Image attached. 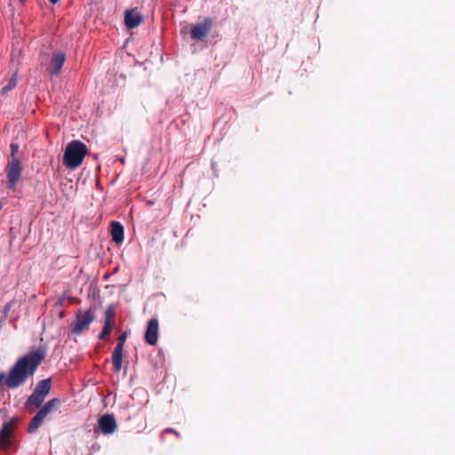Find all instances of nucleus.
I'll return each mask as SVG.
<instances>
[{
  "mask_svg": "<svg viewBox=\"0 0 455 455\" xmlns=\"http://www.w3.org/2000/svg\"><path fill=\"white\" fill-rule=\"evenodd\" d=\"M115 307L113 305L108 306L105 314H104V325L102 331L99 335V339L102 340H106L113 329L114 319H115Z\"/></svg>",
  "mask_w": 455,
  "mask_h": 455,
  "instance_id": "8",
  "label": "nucleus"
},
{
  "mask_svg": "<svg viewBox=\"0 0 455 455\" xmlns=\"http://www.w3.org/2000/svg\"><path fill=\"white\" fill-rule=\"evenodd\" d=\"M67 298V293L64 292L54 303L55 307H61L64 306L65 299Z\"/></svg>",
  "mask_w": 455,
  "mask_h": 455,
  "instance_id": "18",
  "label": "nucleus"
},
{
  "mask_svg": "<svg viewBox=\"0 0 455 455\" xmlns=\"http://www.w3.org/2000/svg\"><path fill=\"white\" fill-rule=\"evenodd\" d=\"M18 84V75L13 73L12 76L8 79L7 84L3 86L1 90L2 95H6L10 91H12Z\"/></svg>",
  "mask_w": 455,
  "mask_h": 455,
  "instance_id": "16",
  "label": "nucleus"
},
{
  "mask_svg": "<svg viewBox=\"0 0 455 455\" xmlns=\"http://www.w3.org/2000/svg\"><path fill=\"white\" fill-rule=\"evenodd\" d=\"M60 405V400L58 398H52L47 401L44 405L38 408V411L32 418L28 427V432L32 434L35 433L44 423L47 416Z\"/></svg>",
  "mask_w": 455,
  "mask_h": 455,
  "instance_id": "3",
  "label": "nucleus"
},
{
  "mask_svg": "<svg viewBox=\"0 0 455 455\" xmlns=\"http://www.w3.org/2000/svg\"><path fill=\"white\" fill-rule=\"evenodd\" d=\"M111 236L112 240L116 243H120L124 241V227L120 222L112 221Z\"/></svg>",
  "mask_w": 455,
  "mask_h": 455,
  "instance_id": "13",
  "label": "nucleus"
},
{
  "mask_svg": "<svg viewBox=\"0 0 455 455\" xmlns=\"http://www.w3.org/2000/svg\"><path fill=\"white\" fill-rule=\"evenodd\" d=\"M159 323L156 318L150 319L148 323L147 330L144 335L146 343L155 346L158 340Z\"/></svg>",
  "mask_w": 455,
  "mask_h": 455,
  "instance_id": "9",
  "label": "nucleus"
},
{
  "mask_svg": "<svg viewBox=\"0 0 455 455\" xmlns=\"http://www.w3.org/2000/svg\"><path fill=\"white\" fill-rule=\"evenodd\" d=\"M66 60V54L63 52H57L53 53L50 66L47 68L48 72L52 76H56L60 74Z\"/></svg>",
  "mask_w": 455,
  "mask_h": 455,
  "instance_id": "10",
  "label": "nucleus"
},
{
  "mask_svg": "<svg viewBox=\"0 0 455 455\" xmlns=\"http://www.w3.org/2000/svg\"><path fill=\"white\" fill-rule=\"evenodd\" d=\"M44 399L45 397L33 391L25 402V408L31 412L35 409L42 407Z\"/></svg>",
  "mask_w": 455,
  "mask_h": 455,
  "instance_id": "12",
  "label": "nucleus"
},
{
  "mask_svg": "<svg viewBox=\"0 0 455 455\" xmlns=\"http://www.w3.org/2000/svg\"><path fill=\"white\" fill-rule=\"evenodd\" d=\"M52 387V381L51 379H46L40 380L37 385L36 386L34 392L37 393L38 395H43L44 397H46L48 394L50 393Z\"/></svg>",
  "mask_w": 455,
  "mask_h": 455,
  "instance_id": "14",
  "label": "nucleus"
},
{
  "mask_svg": "<svg viewBox=\"0 0 455 455\" xmlns=\"http://www.w3.org/2000/svg\"><path fill=\"white\" fill-rule=\"evenodd\" d=\"M168 433H172V435H175L178 438L180 437V434L179 432H177L175 429L171 428V427H168L162 432V437H164Z\"/></svg>",
  "mask_w": 455,
  "mask_h": 455,
  "instance_id": "19",
  "label": "nucleus"
},
{
  "mask_svg": "<svg viewBox=\"0 0 455 455\" xmlns=\"http://www.w3.org/2000/svg\"><path fill=\"white\" fill-rule=\"evenodd\" d=\"M142 14L137 9L127 10L124 14V23L128 28H134L143 21Z\"/></svg>",
  "mask_w": 455,
  "mask_h": 455,
  "instance_id": "11",
  "label": "nucleus"
},
{
  "mask_svg": "<svg viewBox=\"0 0 455 455\" xmlns=\"http://www.w3.org/2000/svg\"><path fill=\"white\" fill-rule=\"evenodd\" d=\"M17 425V419L5 421L0 429V449L7 451L11 446V437Z\"/></svg>",
  "mask_w": 455,
  "mask_h": 455,
  "instance_id": "6",
  "label": "nucleus"
},
{
  "mask_svg": "<svg viewBox=\"0 0 455 455\" xmlns=\"http://www.w3.org/2000/svg\"><path fill=\"white\" fill-rule=\"evenodd\" d=\"M127 336H128L127 332H124L117 338V344L115 347L116 349L124 350V347L125 341L127 339Z\"/></svg>",
  "mask_w": 455,
  "mask_h": 455,
  "instance_id": "17",
  "label": "nucleus"
},
{
  "mask_svg": "<svg viewBox=\"0 0 455 455\" xmlns=\"http://www.w3.org/2000/svg\"><path fill=\"white\" fill-rule=\"evenodd\" d=\"M212 27V20L205 18L203 21L192 26L190 30L191 37L195 40H203L211 32Z\"/></svg>",
  "mask_w": 455,
  "mask_h": 455,
  "instance_id": "7",
  "label": "nucleus"
},
{
  "mask_svg": "<svg viewBox=\"0 0 455 455\" xmlns=\"http://www.w3.org/2000/svg\"><path fill=\"white\" fill-rule=\"evenodd\" d=\"M60 0H49L50 3L55 4L59 2Z\"/></svg>",
  "mask_w": 455,
  "mask_h": 455,
  "instance_id": "20",
  "label": "nucleus"
},
{
  "mask_svg": "<svg viewBox=\"0 0 455 455\" xmlns=\"http://www.w3.org/2000/svg\"><path fill=\"white\" fill-rule=\"evenodd\" d=\"M123 351L124 350L114 348L112 353V363L116 372H119L121 371L123 363Z\"/></svg>",
  "mask_w": 455,
  "mask_h": 455,
  "instance_id": "15",
  "label": "nucleus"
},
{
  "mask_svg": "<svg viewBox=\"0 0 455 455\" xmlns=\"http://www.w3.org/2000/svg\"><path fill=\"white\" fill-rule=\"evenodd\" d=\"M87 154L86 145L80 140H72L65 149L63 164L69 169L79 167Z\"/></svg>",
  "mask_w": 455,
  "mask_h": 455,
  "instance_id": "1",
  "label": "nucleus"
},
{
  "mask_svg": "<svg viewBox=\"0 0 455 455\" xmlns=\"http://www.w3.org/2000/svg\"><path fill=\"white\" fill-rule=\"evenodd\" d=\"M19 151V146L15 143L11 145V156L12 158L9 161L5 172L7 177V188L9 189H14L18 181L20 179L22 166L20 160L15 156Z\"/></svg>",
  "mask_w": 455,
  "mask_h": 455,
  "instance_id": "2",
  "label": "nucleus"
},
{
  "mask_svg": "<svg viewBox=\"0 0 455 455\" xmlns=\"http://www.w3.org/2000/svg\"><path fill=\"white\" fill-rule=\"evenodd\" d=\"M118 424L113 414L105 413L98 419L97 425L94 427V434H102L103 435H110L116 432Z\"/></svg>",
  "mask_w": 455,
  "mask_h": 455,
  "instance_id": "5",
  "label": "nucleus"
},
{
  "mask_svg": "<svg viewBox=\"0 0 455 455\" xmlns=\"http://www.w3.org/2000/svg\"><path fill=\"white\" fill-rule=\"evenodd\" d=\"M26 0H20L21 3H24Z\"/></svg>",
  "mask_w": 455,
  "mask_h": 455,
  "instance_id": "22",
  "label": "nucleus"
},
{
  "mask_svg": "<svg viewBox=\"0 0 455 455\" xmlns=\"http://www.w3.org/2000/svg\"><path fill=\"white\" fill-rule=\"evenodd\" d=\"M60 317H63V316H64V312H61V313L60 314Z\"/></svg>",
  "mask_w": 455,
  "mask_h": 455,
  "instance_id": "21",
  "label": "nucleus"
},
{
  "mask_svg": "<svg viewBox=\"0 0 455 455\" xmlns=\"http://www.w3.org/2000/svg\"><path fill=\"white\" fill-rule=\"evenodd\" d=\"M95 320L94 312L92 309L80 311L77 313L75 320L71 323V332L75 335H80L87 331L91 323Z\"/></svg>",
  "mask_w": 455,
  "mask_h": 455,
  "instance_id": "4",
  "label": "nucleus"
}]
</instances>
